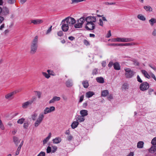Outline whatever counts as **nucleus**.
Masks as SVG:
<instances>
[{
    "instance_id": "37998d69",
    "label": "nucleus",
    "mask_w": 156,
    "mask_h": 156,
    "mask_svg": "<svg viewBox=\"0 0 156 156\" xmlns=\"http://www.w3.org/2000/svg\"><path fill=\"white\" fill-rule=\"evenodd\" d=\"M151 143L153 145H156V137H154L152 140Z\"/></svg>"
},
{
    "instance_id": "f03ea898",
    "label": "nucleus",
    "mask_w": 156,
    "mask_h": 156,
    "mask_svg": "<svg viewBox=\"0 0 156 156\" xmlns=\"http://www.w3.org/2000/svg\"><path fill=\"white\" fill-rule=\"evenodd\" d=\"M38 36H36L32 41L30 45V53L34 54L37 51L38 42Z\"/></svg>"
},
{
    "instance_id": "7ed1b4c3",
    "label": "nucleus",
    "mask_w": 156,
    "mask_h": 156,
    "mask_svg": "<svg viewBox=\"0 0 156 156\" xmlns=\"http://www.w3.org/2000/svg\"><path fill=\"white\" fill-rule=\"evenodd\" d=\"M124 70L125 71V76L127 79H130L132 78L136 73L135 72L129 68H124Z\"/></svg>"
},
{
    "instance_id": "bb28decb",
    "label": "nucleus",
    "mask_w": 156,
    "mask_h": 156,
    "mask_svg": "<svg viewBox=\"0 0 156 156\" xmlns=\"http://www.w3.org/2000/svg\"><path fill=\"white\" fill-rule=\"evenodd\" d=\"M154 145L152 146L149 149V152L152 153H153L155 152L156 150V146Z\"/></svg>"
},
{
    "instance_id": "774afa93",
    "label": "nucleus",
    "mask_w": 156,
    "mask_h": 156,
    "mask_svg": "<svg viewBox=\"0 0 156 156\" xmlns=\"http://www.w3.org/2000/svg\"><path fill=\"white\" fill-rule=\"evenodd\" d=\"M83 42L86 45H87L89 44V42L87 40H84Z\"/></svg>"
},
{
    "instance_id": "052dcab7",
    "label": "nucleus",
    "mask_w": 156,
    "mask_h": 156,
    "mask_svg": "<svg viewBox=\"0 0 156 156\" xmlns=\"http://www.w3.org/2000/svg\"><path fill=\"white\" fill-rule=\"evenodd\" d=\"M108 99L109 100H110L111 99H113V97L112 94L109 95L107 97Z\"/></svg>"
},
{
    "instance_id": "393cba45",
    "label": "nucleus",
    "mask_w": 156,
    "mask_h": 156,
    "mask_svg": "<svg viewBox=\"0 0 156 156\" xmlns=\"http://www.w3.org/2000/svg\"><path fill=\"white\" fill-rule=\"evenodd\" d=\"M62 140L59 137H56L53 139V142L54 143L58 144L60 143Z\"/></svg>"
},
{
    "instance_id": "e2e57ef3",
    "label": "nucleus",
    "mask_w": 156,
    "mask_h": 156,
    "mask_svg": "<svg viewBox=\"0 0 156 156\" xmlns=\"http://www.w3.org/2000/svg\"><path fill=\"white\" fill-rule=\"evenodd\" d=\"M152 35L154 36H156V29H154L152 33Z\"/></svg>"
},
{
    "instance_id": "7c9ffc66",
    "label": "nucleus",
    "mask_w": 156,
    "mask_h": 156,
    "mask_svg": "<svg viewBox=\"0 0 156 156\" xmlns=\"http://www.w3.org/2000/svg\"><path fill=\"white\" fill-rule=\"evenodd\" d=\"M66 85L67 87H70L73 86V83L71 80H68L66 81Z\"/></svg>"
},
{
    "instance_id": "ea45409f",
    "label": "nucleus",
    "mask_w": 156,
    "mask_h": 156,
    "mask_svg": "<svg viewBox=\"0 0 156 156\" xmlns=\"http://www.w3.org/2000/svg\"><path fill=\"white\" fill-rule=\"evenodd\" d=\"M37 114L36 113H34L31 115V118L33 120H35L37 117Z\"/></svg>"
},
{
    "instance_id": "a19ab883",
    "label": "nucleus",
    "mask_w": 156,
    "mask_h": 156,
    "mask_svg": "<svg viewBox=\"0 0 156 156\" xmlns=\"http://www.w3.org/2000/svg\"><path fill=\"white\" fill-rule=\"evenodd\" d=\"M132 61L133 62V64L134 65H135V66H139V65H140V64H139V63L138 62L135 60V59H134Z\"/></svg>"
},
{
    "instance_id": "3c124183",
    "label": "nucleus",
    "mask_w": 156,
    "mask_h": 156,
    "mask_svg": "<svg viewBox=\"0 0 156 156\" xmlns=\"http://www.w3.org/2000/svg\"><path fill=\"white\" fill-rule=\"evenodd\" d=\"M99 24L100 26L102 27H103V20L101 19H100L99 20Z\"/></svg>"
},
{
    "instance_id": "f257e3e1",
    "label": "nucleus",
    "mask_w": 156,
    "mask_h": 156,
    "mask_svg": "<svg viewBox=\"0 0 156 156\" xmlns=\"http://www.w3.org/2000/svg\"><path fill=\"white\" fill-rule=\"evenodd\" d=\"M76 22L75 20L73 18L68 17L63 20L61 24V28L63 31L66 32L69 28V26L74 24Z\"/></svg>"
},
{
    "instance_id": "09e8293b",
    "label": "nucleus",
    "mask_w": 156,
    "mask_h": 156,
    "mask_svg": "<svg viewBox=\"0 0 156 156\" xmlns=\"http://www.w3.org/2000/svg\"><path fill=\"white\" fill-rule=\"evenodd\" d=\"M45 153L44 152L41 151L37 156H45Z\"/></svg>"
},
{
    "instance_id": "aec40b11",
    "label": "nucleus",
    "mask_w": 156,
    "mask_h": 156,
    "mask_svg": "<svg viewBox=\"0 0 156 156\" xmlns=\"http://www.w3.org/2000/svg\"><path fill=\"white\" fill-rule=\"evenodd\" d=\"M79 124V122L77 121H73L71 125L72 128L73 129L76 128L77 127Z\"/></svg>"
},
{
    "instance_id": "e433bc0d",
    "label": "nucleus",
    "mask_w": 156,
    "mask_h": 156,
    "mask_svg": "<svg viewBox=\"0 0 156 156\" xmlns=\"http://www.w3.org/2000/svg\"><path fill=\"white\" fill-rule=\"evenodd\" d=\"M0 128L2 130H3L5 129V127L2 121L0 119Z\"/></svg>"
},
{
    "instance_id": "423d86ee",
    "label": "nucleus",
    "mask_w": 156,
    "mask_h": 156,
    "mask_svg": "<svg viewBox=\"0 0 156 156\" xmlns=\"http://www.w3.org/2000/svg\"><path fill=\"white\" fill-rule=\"evenodd\" d=\"M18 92L17 90H15L6 94L5 95V99L8 100H11L13 98V95Z\"/></svg>"
},
{
    "instance_id": "20e7f679",
    "label": "nucleus",
    "mask_w": 156,
    "mask_h": 156,
    "mask_svg": "<svg viewBox=\"0 0 156 156\" xmlns=\"http://www.w3.org/2000/svg\"><path fill=\"white\" fill-rule=\"evenodd\" d=\"M36 99V97H33L29 100L23 103L22 105V107L24 109L27 108L29 106L31 105L33 102Z\"/></svg>"
},
{
    "instance_id": "39448f33",
    "label": "nucleus",
    "mask_w": 156,
    "mask_h": 156,
    "mask_svg": "<svg viewBox=\"0 0 156 156\" xmlns=\"http://www.w3.org/2000/svg\"><path fill=\"white\" fill-rule=\"evenodd\" d=\"M44 117V115L42 113L39 114L38 118L34 123V126L35 127H37L40 125L43 120Z\"/></svg>"
},
{
    "instance_id": "473e14b6",
    "label": "nucleus",
    "mask_w": 156,
    "mask_h": 156,
    "mask_svg": "<svg viewBox=\"0 0 156 156\" xmlns=\"http://www.w3.org/2000/svg\"><path fill=\"white\" fill-rule=\"evenodd\" d=\"M74 27L76 28H79L82 27V26L81 25V23H80L77 20V23L75 24L74 25Z\"/></svg>"
},
{
    "instance_id": "603ef678",
    "label": "nucleus",
    "mask_w": 156,
    "mask_h": 156,
    "mask_svg": "<svg viewBox=\"0 0 156 156\" xmlns=\"http://www.w3.org/2000/svg\"><path fill=\"white\" fill-rule=\"evenodd\" d=\"M92 73L93 75L97 74L98 73V69H94Z\"/></svg>"
},
{
    "instance_id": "c9c22d12",
    "label": "nucleus",
    "mask_w": 156,
    "mask_h": 156,
    "mask_svg": "<svg viewBox=\"0 0 156 156\" xmlns=\"http://www.w3.org/2000/svg\"><path fill=\"white\" fill-rule=\"evenodd\" d=\"M42 74L45 78L48 79L50 77V76L47 73L44 72H42Z\"/></svg>"
},
{
    "instance_id": "cd10ccee",
    "label": "nucleus",
    "mask_w": 156,
    "mask_h": 156,
    "mask_svg": "<svg viewBox=\"0 0 156 156\" xmlns=\"http://www.w3.org/2000/svg\"><path fill=\"white\" fill-rule=\"evenodd\" d=\"M94 94V93L92 91H89L86 93V97L89 98L91 97Z\"/></svg>"
},
{
    "instance_id": "6e6d98bb",
    "label": "nucleus",
    "mask_w": 156,
    "mask_h": 156,
    "mask_svg": "<svg viewBox=\"0 0 156 156\" xmlns=\"http://www.w3.org/2000/svg\"><path fill=\"white\" fill-rule=\"evenodd\" d=\"M111 36V34L110 30L108 31V33L106 35V37L107 38L110 37Z\"/></svg>"
},
{
    "instance_id": "4c0bfd02",
    "label": "nucleus",
    "mask_w": 156,
    "mask_h": 156,
    "mask_svg": "<svg viewBox=\"0 0 156 156\" xmlns=\"http://www.w3.org/2000/svg\"><path fill=\"white\" fill-rule=\"evenodd\" d=\"M125 46H133L135 45V43L134 42L124 43Z\"/></svg>"
},
{
    "instance_id": "6ab92c4d",
    "label": "nucleus",
    "mask_w": 156,
    "mask_h": 156,
    "mask_svg": "<svg viewBox=\"0 0 156 156\" xmlns=\"http://www.w3.org/2000/svg\"><path fill=\"white\" fill-rule=\"evenodd\" d=\"M85 120L84 117L81 115H78L76 118V121L80 122H83Z\"/></svg>"
},
{
    "instance_id": "de8ad7c7",
    "label": "nucleus",
    "mask_w": 156,
    "mask_h": 156,
    "mask_svg": "<svg viewBox=\"0 0 156 156\" xmlns=\"http://www.w3.org/2000/svg\"><path fill=\"white\" fill-rule=\"evenodd\" d=\"M109 41H110L111 42H118V38L110 39Z\"/></svg>"
},
{
    "instance_id": "c85d7f7f",
    "label": "nucleus",
    "mask_w": 156,
    "mask_h": 156,
    "mask_svg": "<svg viewBox=\"0 0 156 156\" xmlns=\"http://www.w3.org/2000/svg\"><path fill=\"white\" fill-rule=\"evenodd\" d=\"M97 82L100 83H103L104 82L103 78L102 77H98L96 78Z\"/></svg>"
},
{
    "instance_id": "72a5a7b5",
    "label": "nucleus",
    "mask_w": 156,
    "mask_h": 156,
    "mask_svg": "<svg viewBox=\"0 0 156 156\" xmlns=\"http://www.w3.org/2000/svg\"><path fill=\"white\" fill-rule=\"evenodd\" d=\"M108 93V90H103L101 92V96L105 97L107 95Z\"/></svg>"
},
{
    "instance_id": "69168bd1",
    "label": "nucleus",
    "mask_w": 156,
    "mask_h": 156,
    "mask_svg": "<svg viewBox=\"0 0 156 156\" xmlns=\"http://www.w3.org/2000/svg\"><path fill=\"white\" fill-rule=\"evenodd\" d=\"M5 24L4 23L2 24L0 27V30H2L5 27Z\"/></svg>"
},
{
    "instance_id": "5fc2aeb1",
    "label": "nucleus",
    "mask_w": 156,
    "mask_h": 156,
    "mask_svg": "<svg viewBox=\"0 0 156 156\" xmlns=\"http://www.w3.org/2000/svg\"><path fill=\"white\" fill-rule=\"evenodd\" d=\"M57 35L59 36H62L63 35V33L62 31H60L58 32Z\"/></svg>"
},
{
    "instance_id": "0eeeda50",
    "label": "nucleus",
    "mask_w": 156,
    "mask_h": 156,
    "mask_svg": "<svg viewBox=\"0 0 156 156\" xmlns=\"http://www.w3.org/2000/svg\"><path fill=\"white\" fill-rule=\"evenodd\" d=\"M149 87V83L147 82H144L141 83L140 86V89L142 91H145L147 90Z\"/></svg>"
},
{
    "instance_id": "a211bd4d",
    "label": "nucleus",
    "mask_w": 156,
    "mask_h": 156,
    "mask_svg": "<svg viewBox=\"0 0 156 156\" xmlns=\"http://www.w3.org/2000/svg\"><path fill=\"white\" fill-rule=\"evenodd\" d=\"M80 114L84 117L88 115V111L86 110H82L80 111Z\"/></svg>"
},
{
    "instance_id": "0e129e2a",
    "label": "nucleus",
    "mask_w": 156,
    "mask_h": 156,
    "mask_svg": "<svg viewBox=\"0 0 156 156\" xmlns=\"http://www.w3.org/2000/svg\"><path fill=\"white\" fill-rule=\"evenodd\" d=\"M28 126V124L27 123H24L23 124V127L25 129H27Z\"/></svg>"
},
{
    "instance_id": "79ce46f5",
    "label": "nucleus",
    "mask_w": 156,
    "mask_h": 156,
    "mask_svg": "<svg viewBox=\"0 0 156 156\" xmlns=\"http://www.w3.org/2000/svg\"><path fill=\"white\" fill-rule=\"evenodd\" d=\"M16 2V0H8L7 2L9 4H13Z\"/></svg>"
},
{
    "instance_id": "dca6fc26",
    "label": "nucleus",
    "mask_w": 156,
    "mask_h": 156,
    "mask_svg": "<svg viewBox=\"0 0 156 156\" xmlns=\"http://www.w3.org/2000/svg\"><path fill=\"white\" fill-rule=\"evenodd\" d=\"M51 133H49L48 136L45 139H44L43 141V144H45L49 140L51 136Z\"/></svg>"
},
{
    "instance_id": "b1692460",
    "label": "nucleus",
    "mask_w": 156,
    "mask_h": 156,
    "mask_svg": "<svg viewBox=\"0 0 156 156\" xmlns=\"http://www.w3.org/2000/svg\"><path fill=\"white\" fill-rule=\"evenodd\" d=\"M144 8L145 10L148 12H150L152 11V9L150 6H144Z\"/></svg>"
},
{
    "instance_id": "1a4fd4ad",
    "label": "nucleus",
    "mask_w": 156,
    "mask_h": 156,
    "mask_svg": "<svg viewBox=\"0 0 156 156\" xmlns=\"http://www.w3.org/2000/svg\"><path fill=\"white\" fill-rule=\"evenodd\" d=\"M118 42H129L132 41L133 40L131 38L125 37H117Z\"/></svg>"
},
{
    "instance_id": "f3484780",
    "label": "nucleus",
    "mask_w": 156,
    "mask_h": 156,
    "mask_svg": "<svg viewBox=\"0 0 156 156\" xmlns=\"http://www.w3.org/2000/svg\"><path fill=\"white\" fill-rule=\"evenodd\" d=\"M141 71L142 74L145 77L148 79L150 78V76L146 70H142Z\"/></svg>"
},
{
    "instance_id": "c03bdc74",
    "label": "nucleus",
    "mask_w": 156,
    "mask_h": 156,
    "mask_svg": "<svg viewBox=\"0 0 156 156\" xmlns=\"http://www.w3.org/2000/svg\"><path fill=\"white\" fill-rule=\"evenodd\" d=\"M73 137L71 135H69L68 136H67V140L69 141L72 140V139H73Z\"/></svg>"
},
{
    "instance_id": "8fccbe9b",
    "label": "nucleus",
    "mask_w": 156,
    "mask_h": 156,
    "mask_svg": "<svg viewBox=\"0 0 156 156\" xmlns=\"http://www.w3.org/2000/svg\"><path fill=\"white\" fill-rule=\"evenodd\" d=\"M137 81L140 83H141L142 82V80L140 78V76L139 75H137Z\"/></svg>"
},
{
    "instance_id": "9b49d317",
    "label": "nucleus",
    "mask_w": 156,
    "mask_h": 156,
    "mask_svg": "<svg viewBox=\"0 0 156 156\" xmlns=\"http://www.w3.org/2000/svg\"><path fill=\"white\" fill-rule=\"evenodd\" d=\"M85 18L87 23H93L95 22L96 20L95 17L94 16H88Z\"/></svg>"
},
{
    "instance_id": "4d7b16f0",
    "label": "nucleus",
    "mask_w": 156,
    "mask_h": 156,
    "mask_svg": "<svg viewBox=\"0 0 156 156\" xmlns=\"http://www.w3.org/2000/svg\"><path fill=\"white\" fill-rule=\"evenodd\" d=\"M52 26H51L47 30V32H46V34H48L50 33L51 30L52 29Z\"/></svg>"
},
{
    "instance_id": "680f3d73",
    "label": "nucleus",
    "mask_w": 156,
    "mask_h": 156,
    "mask_svg": "<svg viewBox=\"0 0 156 156\" xmlns=\"http://www.w3.org/2000/svg\"><path fill=\"white\" fill-rule=\"evenodd\" d=\"M23 141L21 142V143L20 144V145L19 146V147H18V148H17V149H18V150H20V149L21 148V147L23 145Z\"/></svg>"
},
{
    "instance_id": "2f4dec72",
    "label": "nucleus",
    "mask_w": 156,
    "mask_h": 156,
    "mask_svg": "<svg viewBox=\"0 0 156 156\" xmlns=\"http://www.w3.org/2000/svg\"><path fill=\"white\" fill-rule=\"evenodd\" d=\"M83 87L85 88H87L88 87L89 84L88 81L87 80L83 81L82 83Z\"/></svg>"
},
{
    "instance_id": "13d9d810",
    "label": "nucleus",
    "mask_w": 156,
    "mask_h": 156,
    "mask_svg": "<svg viewBox=\"0 0 156 156\" xmlns=\"http://www.w3.org/2000/svg\"><path fill=\"white\" fill-rule=\"evenodd\" d=\"M84 98V95H82L80 97V101L79 102H81L83 100Z\"/></svg>"
},
{
    "instance_id": "a18cd8bd",
    "label": "nucleus",
    "mask_w": 156,
    "mask_h": 156,
    "mask_svg": "<svg viewBox=\"0 0 156 156\" xmlns=\"http://www.w3.org/2000/svg\"><path fill=\"white\" fill-rule=\"evenodd\" d=\"M83 1V0H72L71 3H76Z\"/></svg>"
},
{
    "instance_id": "4be33fe9",
    "label": "nucleus",
    "mask_w": 156,
    "mask_h": 156,
    "mask_svg": "<svg viewBox=\"0 0 156 156\" xmlns=\"http://www.w3.org/2000/svg\"><path fill=\"white\" fill-rule=\"evenodd\" d=\"M129 88V85L128 84L125 83H124L122 86L121 89L122 90H126Z\"/></svg>"
},
{
    "instance_id": "f8f14e48",
    "label": "nucleus",
    "mask_w": 156,
    "mask_h": 156,
    "mask_svg": "<svg viewBox=\"0 0 156 156\" xmlns=\"http://www.w3.org/2000/svg\"><path fill=\"white\" fill-rule=\"evenodd\" d=\"M85 28L87 30H93L95 28V24L94 23H87Z\"/></svg>"
},
{
    "instance_id": "ddd939ff",
    "label": "nucleus",
    "mask_w": 156,
    "mask_h": 156,
    "mask_svg": "<svg viewBox=\"0 0 156 156\" xmlns=\"http://www.w3.org/2000/svg\"><path fill=\"white\" fill-rule=\"evenodd\" d=\"M2 12L3 16H7L9 13V9L6 7H4L2 9Z\"/></svg>"
},
{
    "instance_id": "5701e85b",
    "label": "nucleus",
    "mask_w": 156,
    "mask_h": 156,
    "mask_svg": "<svg viewBox=\"0 0 156 156\" xmlns=\"http://www.w3.org/2000/svg\"><path fill=\"white\" fill-rule=\"evenodd\" d=\"M114 69L115 70H119L120 69L119 64L118 62H115L113 64Z\"/></svg>"
},
{
    "instance_id": "2eb2a0df",
    "label": "nucleus",
    "mask_w": 156,
    "mask_h": 156,
    "mask_svg": "<svg viewBox=\"0 0 156 156\" xmlns=\"http://www.w3.org/2000/svg\"><path fill=\"white\" fill-rule=\"evenodd\" d=\"M148 22L150 25L151 26H153L154 24L156 23V18H151L150 20H149Z\"/></svg>"
},
{
    "instance_id": "f704fd0d",
    "label": "nucleus",
    "mask_w": 156,
    "mask_h": 156,
    "mask_svg": "<svg viewBox=\"0 0 156 156\" xmlns=\"http://www.w3.org/2000/svg\"><path fill=\"white\" fill-rule=\"evenodd\" d=\"M13 141L17 145V144L20 142V141H19L18 138L16 137V136H14L13 138Z\"/></svg>"
},
{
    "instance_id": "bf43d9fd",
    "label": "nucleus",
    "mask_w": 156,
    "mask_h": 156,
    "mask_svg": "<svg viewBox=\"0 0 156 156\" xmlns=\"http://www.w3.org/2000/svg\"><path fill=\"white\" fill-rule=\"evenodd\" d=\"M5 20L4 17L0 16V24L1 23Z\"/></svg>"
},
{
    "instance_id": "412c9836",
    "label": "nucleus",
    "mask_w": 156,
    "mask_h": 156,
    "mask_svg": "<svg viewBox=\"0 0 156 156\" xmlns=\"http://www.w3.org/2000/svg\"><path fill=\"white\" fill-rule=\"evenodd\" d=\"M144 142L142 141H140L137 144V147L138 148H142L144 147Z\"/></svg>"
},
{
    "instance_id": "6e6552de",
    "label": "nucleus",
    "mask_w": 156,
    "mask_h": 156,
    "mask_svg": "<svg viewBox=\"0 0 156 156\" xmlns=\"http://www.w3.org/2000/svg\"><path fill=\"white\" fill-rule=\"evenodd\" d=\"M55 108L54 106H51L49 107L46 108L44 110L43 113H42L44 115L47 114L55 111Z\"/></svg>"
},
{
    "instance_id": "c756f323",
    "label": "nucleus",
    "mask_w": 156,
    "mask_h": 156,
    "mask_svg": "<svg viewBox=\"0 0 156 156\" xmlns=\"http://www.w3.org/2000/svg\"><path fill=\"white\" fill-rule=\"evenodd\" d=\"M137 17L139 19L143 21H144L146 20V18L145 16L141 14L138 15Z\"/></svg>"
},
{
    "instance_id": "58836bf2",
    "label": "nucleus",
    "mask_w": 156,
    "mask_h": 156,
    "mask_svg": "<svg viewBox=\"0 0 156 156\" xmlns=\"http://www.w3.org/2000/svg\"><path fill=\"white\" fill-rule=\"evenodd\" d=\"M25 119L23 118L19 119L17 121L18 123L22 124L24 121Z\"/></svg>"
},
{
    "instance_id": "9d476101",
    "label": "nucleus",
    "mask_w": 156,
    "mask_h": 156,
    "mask_svg": "<svg viewBox=\"0 0 156 156\" xmlns=\"http://www.w3.org/2000/svg\"><path fill=\"white\" fill-rule=\"evenodd\" d=\"M43 22V20L41 19H36L31 20L30 24L32 23L35 25H37L42 23Z\"/></svg>"
},
{
    "instance_id": "4468645a",
    "label": "nucleus",
    "mask_w": 156,
    "mask_h": 156,
    "mask_svg": "<svg viewBox=\"0 0 156 156\" xmlns=\"http://www.w3.org/2000/svg\"><path fill=\"white\" fill-rule=\"evenodd\" d=\"M60 98L57 96H54L49 101L50 104L54 103L55 101H59L60 100Z\"/></svg>"
},
{
    "instance_id": "49530a36",
    "label": "nucleus",
    "mask_w": 156,
    "mask_h": 156,
    "mask_svg": "<svg viewBox=\"0 0 156 156\" xmlns=\"http://www.w3.org/2000/svg\"><path fill=\"white\" fill-rule=\"evenodd\" d=\"M46 151L47 153H49L51 152V151L52 152V151H51V148L50 147L48 146L47 147L46 149Z\"/></svg>"
},
{
    "instance_id": "338daca9",
    "label": "nucleus",
    "mask_w": 156,
    "mask_h": 156,
    "mask_svg": "<svg viewBox=\"0 0 156 156\" xmlns=\"http://www.w3.org/2000/svg\"><path fill=\"white\" fill-rule=\"evenodd\" d=\"M154 91V90L152 89H149L148 91L149 94L151 95V93Z\"/></svg>"
},
{
    "instance_id": "a878e982",
    "label": "nucleus",
    "mask_w": 156,
    "mask_h": 156,
    "mask_svg": "<svg viewBox=\"0 0 156 156\" xmlns=\"http://www.w3.org/2000/svg\"><path fill=\"white\" fill-rule=\"evenodd\" d=\"M77 21L80 23H81V25L82 26L85 21H86V18L84 17H82L78 19Z\"/></svg>"
},
{
    "instance_id": "864d4df0",
    "label": "nucleus",
    "mask_w": 156,
    "mask_h": 156,
    "mask_svg": "<svg viewBox=\"0 0 156 156\" xmlns=\"http://www.w3.org/2000/svg\"><path fill=\"white\" fill-rule=\"evenodd\" d=\"M150 77L151 76V77L153 78L156 81V78L154 74L151 73H150Z\"/></svg>"
}]
</instances>
